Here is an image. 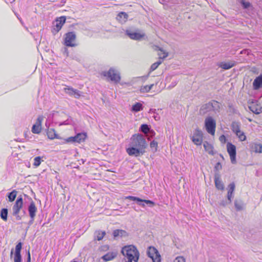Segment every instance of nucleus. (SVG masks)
I'll use <instances>...</instances> for the list:
<instances>
[{"label":"nucleus","instance_id":"1","mask_svg":"<svg viewBox=\"0 0 262 262\" xmlns=\"http://www.w3.org/2000/svg\"><path fill=\"white\" fill-rule=\"evenodd\" d=\"M121 253L127 258V260L138 262L140 254L135 246L131 245L124 246L122 249Z\"/></svg>","mask_w":262,"mask_h":262},{"label":"nucleus","instance_id":"2","mask_svg":"<svg viewBox=\"0 0 262 262\" xmlns=\"http://www.w3.org/2000/svg\"><path fill=\"white\" fill-rule=\"evenodd\" d=\"M129 145L145 151L147 144L145 137L141 134H138L133 136Z\"/></svg>","mask_w":262,"mask_h":262},{"label":"nucleus","instance_id":"3","mask_svg":"<svg viewBox=\"0 0 262 262\" xmlns=\"http://www.w3.org/2000/svg\"><path fill=\"white\" fill-rule=\"evenodd\" d=\"M219 108L220 106L218 102L212 101L203 105L200 110V114L202 115H204L211 111L215 112H218Z\"/></svg>","mask_w":262,"mask_h":262},{"label":"nucleus","instance_id":"4","mask_svg":"<svg viewBox=\"0 0 262 262\" xmlns=\"http://www.w3.org/2000/svg\"><path fill=\"white\" fill-rule=\"evenodd\" d=\"M102 75L115 83H118L121 79L119 71L114 68H111L107 72H102Z\"/></svg>","mask_w":262,"mask_h":262},{"label":"nucleus","instance_id":"5","mask_svg":"<svg viewBox=\"0 0 262 262\" xmlns=\"http://www.w3.org/2000/svg\"><path fill=\"white\" fill-rule=\"evenodd\" d=\"M205 126L208 133L214 135L215 131L216 122L212 117H208L205 120Z\"/></svg>","mask_w":262,"mask_h":262},{"label":"nucleus","instance_id":"6","mask_svg":"<svg viewBox=\"0 0 262 262\" xmlns=\"http://www.w3.org/2000/svg\"><path fill=\"white\" fill-rule=\"evenodd\" d=\"M23 205V200L21 196L17 198L15 204L12 207V214L16 217L17 220H21L19 213Z\"/></svg>","mask_w":262,"mask_h":262},{"label":"nucleus","instance_id":"7","mask_svg":"<svg viewBox=\"0 0 262 262\" xmlns=\"http://www.w3.org/2000/svg\"><path fill=\"white\" fill-rule=\"evenodd\" d=\"M76 35L74 32H69L65 34L64 45L68 47H74L76 46L74 43Z\"/></svg>","mask_w":262,"mask_h":262},{"label":"nucleus","instance_id":"8","mask_svg":"<svg viewBox=\"0 0 262 262\" xmlns=\"http://www.w3.org/2000/svg\"><path fill=\"white\" fill-rule=\"evenodd\" d=\"M125 34L131 39L136 40H141L145 36L144 33L141 34L131 28L125 30Z\"/></svg>","mask_w":262,"mask_h":262},{"label":"nucleus","instance_id":"9","mask_svg":"<svg viewBox=\"0 0 262 262\" xmlns=\"http://www.w3.org/2000/svg\"><path fill=\"white\" fill-rule=\"evenodd\" d=\"M190 137L194 144L196 145H201L203 141V133L201 130L198 128L195 129L193 135Z\"/></svg>","mask_w":262,"mask_h":262},{"label":"nucleus","instance_id":"10","mask_svg":"<svg viewBox=\"0 0 262 262\" xmlns=\"http://www.w3.org/2000/svg\"><path fill=\"white\" fill-rule=\"evenodd\" d=\"M227 150L231 160V162L234 164L236 163V147L230 142L227 144Z\"/></svg>","mask_w":262,"mask_h":262},{"label":"nucleus","instance_id":"11","mask_svg":"<svg viewBox=\"0 0 262 262\" xmlns=\"http://www.w3.org/2000/svg\"><path fill=\"white\" fill-rule=\"evenodd\" d=\"M159 50L162 52V55L161 54H159L160 56L159 60L151 64L150 68V72H152L155 70L158 67V66L162 63V60L168 56V53L164 51L161 48H159Z\"/></svg>","mask_w":262,"mask_h":262},{"label":"nucleus","instance_id":"12","mask_svg":"<svg viewBox=\"0 0 262 262\" xmlns=\"http://www.w3.org/2000/svg\"><path fill=\"white\" fill-rule=\"evenodd\" d=\"M126 152L128 155L130 156H135L136 157L142 156L145 152V151H143L141 149L134 147L133 146H130V147L127 148Z\"/></svg>","mask_w":262,"mask_h":262},{"label":"nucleus","instance_id":"13","mask_svg":"<svg viewBox=\"0 0 262 262\" xmlns=\"http://www.w3.org/2000/svg\"><path fill=\"white\" fill-rule=\"evenodd\" d=\"M21 248L22 244L19 242L15 246L14 262H22V258L20 254Z\"/></svg>","mask_w":262,"mask_h":262},{"label":"nucleus","instance_id":"14","mask_svg":"<svg viewBox=\"0 0 262 262\" xmlns=\"http://www.w3.org/2000/svg\"><path fill=\"white\" fill-rule=\"evenodd\" d=\"M64 92L66 94L70 96H73L76 98H79L81 96V92L72 88L68 87L64 89Z\"/></svg>","mask_w":262,"mask_h":262},{"label":"nucleus","instance_id":"15","mask_svg":"<svg viewBox=\"0 0 262 262\" xmlns=\"http://www.w3.org/2000/svg\"><path fill=\"white\" fill-rule=\"evenodd\" d=\"M66 20V17L64 16L58 17L56 19L55 28H54L55 32H57L61 29L62 26L64 24Z\"/></svg>","mask_w":262,"mask_h":262},{"label":"nucleus","instance_id":"16","mask_svg":"<svg viewBox=\"0 0 262 262\" xmlns=\"http://www.w3.org/2000/svg\"><path fill=\"white\" fill-rule=\"evenodd\" d=\"M250 150L255 153H261L262 152V144L257 143H251L249 144Z\"/></svg>","mask_w":262,"mask_h":262},{"label":"nucleus","instance_id":"17","mask_svg":"<svg viewBox=\"0 0 262 262\" xmlns=\"http://www.w3.org/2000/svg\"><path fill=\"white\" fill-rule=\"evenodd\" d=\"M28 212L30 218H35L37 212V208L33 201H31L28 207Z\"/></svg>","mask_w":262,"mask_h":262},{"label":"nucleus","instance_id":"18","mask_svg":"<svg viewBox=\"0 0 262 262\" xmlns=\"http://www.w3.org/2000/svg\"><path fill=\"white\" fill-rule=\"evenodd\" d=\"M214 183L216 188L219 190H223L224 189V185L222 182L220 175L218 173H215L214 176Z\"/></svg>","mask_w":262,"mask_h":262},{"label":"nucleus","instance_id":"19","mask_svg":"<svg viewBox=\"0 0 262 262\" xmlns=\"http://www.w3.org/2000/svg\"><path fill=\"white\" fill-rule=\"evenodd\" d=\"M253 86L254 90H258L262 86V75L257 77L253 82Z\"/></svg>","mask_w":262,"mask_h":262},{"label":"nucleus","instance_id":"20","mask_svg":"<svg viewBox=\"0 0 262 262\" xmlns=\"http://www.w3.org/2000/svg\"><path fill=\"white\" fill-rule=\"evenodd\" d=\"M128 14L124 12H120L116 17V19L122 24L126 22Z\"/></svg>","mask_w":262,"mask_h":262},{"label":"nucleus","instance_id":"21","mask_svg":"<svg viewBox=\"0 0 262 262\" xmlns=\"http://www.w3.org/2000/svg\"><path fill=\"white\" fill-rule=\"evenodd\" d=\"M234 65L235 64L233 62H222L219 63V66L223 69L228 70L234 67Z\"/></svg>","mask_w":262,"mask_h":262},{"label":"nucleus","instance_id":"22","mask_svg":"<svg viewBox=\"0 0 262 262\" xmlns=\"http://www.w3.org/2000/svg\"><path fill=\"white\" fill-rule=\"evenodd\" d=\"M117 256L116 252H108L102 257L105 261H107L113 259Z\"/></svg>","mask_w":262,"mask_h":262},{"label":"nucleus","instance_id":"23","mask_svg":"<svg viewBox=\"0 0 262 262\" xmlns=\"http://www.w3.org/2000/svg\"><path fill=\"white\" fill-rule=\"evenodd\" d=\"M231 129L235 134L239 133L241 131V124L238 122H233L231 125Z\"/></svg>","mask_w":262,"mask_h":262},{"label":"nucleus","instance_id":"24","mask_svg":"<svg viewBox=\"0 0 262 262\" xmlns=\"http://www.w3.org/2000/svg\"><path fill=\"white\" fill-rule=\"evenodd\" d=\"M125 199H127V200H132V201H137V203L139 205H140L142 207L145 206V204L144 203H142V199H141L139 198L129 195V196H125Z\"/></svg>","mask_w":262,"mask_h":262},{"label":"nucleus","instance_id":"25","mask_svg":"<svg viewBox=\"0 0 262 262\" xmlns=\"http://www.w3.org/2000/svg\"><path fill=\"white\" fill-rule=\"evenodd\" d=\"M204 147L206 151L208 152L209 154L213 155L214 152L213 150V146L211 144H210L208 142H205L203 144Z\"/></svg>","mask_w":262,"mask_h":262},{"label":"nucleus","instance_id":"26","mask_svg":"<svg viewBox=\"0 0 262 262\" xmlns=\"http://www.w3.org/2000/svg\"><path fill=\"white\" fill-rule=\"evenodd\" d=\"M87 137L85 133H78L76 135V139L77 140V143H80L84 141Z\"/></svg>","mask_w":262,"mask_h":262},{"label":"nucleus","instance_id":"27","mask_svg":"<svg viewBox=\"0 0 262 262\" xmlns=\"http://www.w3.org/2000/svg\"><path fill=\"white\" fill-rule=\"evenodd\" d=\"M143 106L142 104L140 102H136L135 104H134L131 108V111L134 112H138L140 111L143 110Z\"/></svg>","mask_w":262,"mask_h":262},{"label":"nucleus","instance_id":"28","mask_svg":"<svg viewBox=\"0 0 262 262\" xmlns=\"http://www.w3.org/2000/svg\"><path fill=\"white\" fill-rule=\"evenodd\" d=\"M159 253L157 250L154 247H150L147 251V255L151 258H153L157 254H158Z\"/></svg>","mask_w":262,"mask_h":262},{"label":"nucleus","instance_id":"29","mask_svg":"<svg viewBox=\"0 0 262 262\" xmlns=\"http://www.w3.org/2000/svg\"><path fill=\"white\" fill-rule=\"evenodd\" d=\"M47 134L48 138L51 139L56 138L57 137L55 130L53 128H48Z\"/></svg>","mask_w":262,"mask_h":262},{"label":"nucleus","instance_id":"30","mask_svg":"<svg viewBox=\"0 0 262 262\" xmlns=\"http://www.w3.org/2000/svg\"><path fill=\"white\" fill-rule=\"evenodd\" d=\"M105 234V231H96L94 234V239L97 241H100L103 238Z\"/></svg>","mask_w":262,"mask_h":262},{"label":"nucleus","instance_id":"31","mask_svg":"<svg viewBox=\"0 0 262 262\" xmlns=\"http://www.w3.org/2000/svg\"><path fill=\"white\" fill-rule=\"evenodd\" d=\"M17 191L16 190H13L11 192L8 194L9 201L12 202L14 201L16 197Z\"/></svg>","mask_w":262,"mask_h":262},{"label":"nucleus","instance_id":"32","mask_svg":"<svg viewBox=\"0 0 262 262\" xmlns=\"http://www.w3.org/2000/svg\"><path fill=\"white\" fill-rule=\"evenodd\" d=\"M154 84H151L150 85H146L142 86L140 88V91L141 93H147L150 91V90L152 89Z\"/></svg>","mask_w":262,"mask_h":262},{"label":"nucleus","instance_id":"33","mask_svg":"<svg viewBox=\"0 0 262 262\" xmlns=\"http://www.w3.org/2000/svg\"><path fill=\"white\" fill-rule=\"evenodd\" d=\"M149 125L146 124H142L140 128V130L145 134H147L150 130Z\"/></svg>","mask_w":262,"mask_h":262},{"label":"nucleus","instance_id":"34","mask_svg":"<svg viewBox=\"0 0 262 262\" xmlns=\"http://www.w3.org/2000/svg\"><path fill=\"white\" fill-rule=\"evenodd\" d=\"M8 209L7 208H3L1 211V217L5 221L7 220Z\"/></svg>","mask_w":262,"mask_h":262},{"label":"nucleus","instance_id":"35","mask_svg":"<svg viewBox=\"0 0 262 262\" xmlns=\"http://www.w3.org/2000/svg\"><path fill=\"white\" fill-rule=\"evenodd\" d=\"M124 232V231L122 230L117 229L113 231V234L114 237H117L119 236H122Z\"/></svg>","mask_w":262,"mask_h":262},{"label":"nucleus","instance_id":"36","mask_svg":"<svg viewBox=\"0 0 262 262\" xmlns=\"http://www.w3.org/2000/svg\"><path fill=\"white\" fill-rule=\"evenodd\" d=\"M41 130V127L33 125L32 128V132L34 134H39L40 133Z\"/></svg>","mask_w":262,"mask_h":262},{"label":"nucleus","instance_id":"37","mask_svg":"<svg viewBox=\"0 0 262 262\" xmlns=\"http://www.w3.org/2000/svg\"><path fill=\"white\" fill-rule=\"evenodd\" d=\"M235 134L238 137V138L240 141H244L246 140V136L243 132L241 130L239 132V133Z\"/></svg>","mask_w":262,"mask_h":262},{"label":"nucleus","instance_id":"38","mask_svg":"<svg viewBox=\"0 0 262 262\" xmlns=\"http://www.w3.org/2000/svg\"><path fill=\"white\" fill-rule=\"evenodd\" d=\"M41 163V158L40 157H36L34 159L33 165L35 167H38Z\"/></svg>","mask_w":262,"mask_h":262},{"label":"nucleus","instance_id":"39","mask_svg":"<svg viewBox=\"0 0 262 262\" xmlns=\"http://www.w3.org/2000/svg\"><path fill=\"white\" fill-rule=\"evenodd\" d=\"M43 116L41 115V116H39L36 120V121L35 122V124L34 125H37V126H41V124H42V122L43 120Z\"/></svg>","mask_w":262,"mask_h":262},{"label":"nucleus","instance_id":"40","mask_svg":"<svg viewBox=\"0 0 262 262\" xmlns=\"http://www.w3.org/2000/svg\"><path fill=\"white\" fill-rule=\"evenodd\" d=\"M241 4L244 9H248L251 6V4L249 2H246L244 0H242Z\"/></svg>","mask_w":262,"mask_h":262},{"label":"nucleus","instance_id":"41","mask_svg":"<svg viewBox=\"0 0 262 262\" xmlns=\"http://www.w3.org/2000/svg\"><path fill=\"white\" fill-rule=\"evenodd\" d=\"M235 184L234 183H231L228 185V192L233 193L235 189Z\"/></svg>","mask_w":262,"mask_h":262},{"label":"nucleus","instance_id":"42","mask_svg":"<svg viewBox=\"0 0 262 262\" xmlns=\"http://www.w3.org/2000/svg\"><path fill=\"white\" fill-rule=\"evenodd\" d=\"M144 203L149 207H152L155 205V203L150 200H142V203Z\"/></svg>","mask_w":262,"mask_h":262},{"label":"nucleus","instance_id":"43","mask_svg":"<svg viewBox=\"0 0 262 262\" xmlns=\"http://www.w3.org/2000/svg\"><path fill=\"white\" fill-rule=\"evenodd\" d=\"M72 122H73V121H72V119L70 118V119H67V120H66L63 122H60L59 125L60 126L63 125H69V124H71L72 123Z\"/></svg>","mask_w":262,"mask_h":262},{"label":"nucleus","instance_id":"44","mask_svg":"<svg viewBox=\"0 0 262 262\" xmlns=\"http://www.w3.org/2000/svg\"><path fill=\"white\" fill-rule=\"evenodd\" d=\"M150 146L151 148H155V151L157 150V148L158 146V143L155 140H153L150 142Z\"/></svg>","mask_w":262,"mask_h":262},{"label":"nucleus","instance_id":"45","mask_svg":"<svg viewBox=\"0 0 262 262\" xmlns=\"http://www.w3.org/2000/svg\"><path fill=\"white\" fill-rule=\"evenodd\" d=\"M234 205H235V207L236 209L237 210H241L242 209L243 207H242V204H241V203L238 202L237 201H235Z\"/></svg>","mask_w":262,"mask_h":262},{"label":"nucleus","instance_id":"46","mask_svg":"<svg viewBox=\"0 0 262 262\" xmlns=\"http://www.w3.org/2000/svg\"><path fill=\"white\" fill-rule=\"evenodd\" d=\"M51 115H49V116H48V118L47 119V120L46 121V123H45V126L47 128H49V126L50 125V123H51Z\"/></svg>","mask_w":262,"mask_h":262},{"label":"nucleus","instance_id":"47","mask_svg":"<svg viewBox=\"0 0 262 262\" xmlns=\"http://www.w3.org/2000/svg\"><path fill=\"white\" fill-rule=\"evenodd\" d=\"M151 259H152L153 262H161V258H160V255H159V254H157L156 256H155Z\"/></svg>","mask_w":262,"mask_h":262},{"label":"nucleus","instance_id":"48","mask_svg":"<svg viewBox=\"0 0 262 262\" xmlns=\"http://www.w3.org/2000/svg\"><path fill=\"white\" fill-rule=\"evenodd\" d=\"M173 262H185V259L182 256H178L174 259Z\"/></svg>","mask_w":262,"mask_h":262},{"label":"nucleus","instance_id":"49","mask_svg":"<svg viewBox=\"0 0 262 262\" xmlns=\"http://www.w3.org/2000/svg\"><path fill=\"white\" fill-rule=\"evenodd\" d=\"M67 142H77V140L76 139V136H75L74 137H70L68 138L67 139Z\"/></svg>","mask_w":262,"mask_h":262},{"label":"nucleus","instance_id":"50","mask_svg":"<svg viewBox=\"0 0 262 262\" xmlns=\"http://www.w3.org/2000/svg\"><path fill=\"white\" fill-rule=\"evenodd\" d=\"M178 83V80L177 79H173L172 81L171 82V83L170 85L168 86V88H172L174 87Z\"/></svg>","mask_w":262,"mask_h":262},{"label":"nucleus","instance_id":"51","mask_svg":"<svg viewBox=\"0 0 262 262\" xmlns=\"http://www.w3.org/2000/svg\"><path fill=\"white\" fill-rule=\"evenodd\" d=\"M249 108L253 113L256 114H259V112L258 111V110L257 108H255L253 106H249Z\"/></svg>","mask_w":262,"mask_h":262},{"label":"nucleus","instance_id":"52","mask_svg":"<svg viewBox=\"0 0 262 262\" xmlns=\"http://www.w3.org/2000/svg\"><path fill=\"white\" fill-rule=\"evenodd\" d=\"M219 140L222 143H225L226 142V138L224 135H221L219 138Z\"/></svg>","mask_w":262,"mask_h":262},{"label":"nucleus","instance_id":"53","mask_svg":"<svg viewBox=\"0 0 262 262\" xmlns=\"http://www.w3.org/2000/svg\"><path fill=\"white\" fill-rule=\"evenodd\" d=\"M233 194L230 193L229 192L227 193V199L228 201V203H230L231 202V199L233 197Z\"/></svg>","mask_w":262,"mask_h":262},{"label":"nucleus","instance_id":"54","mask_svg":"<svg viewBox=\"0 0 262 262\" xmlns=\"http://www.w3.org/2000/svg\"><path fill=\"white\" fill-rule=\"evenodd\" d=\"M148 134H149V136L151 138H152V137H154L155 135V132L153 130L150 129Z\"/></svg>","mask_w":262,"mask_h":262},{"label":"nucleus","instance_id":"55","mask_svg":"<svg viewBox=\"0 0 262 262\" xmlns=\"http://www.w3.org/2000/svg\"><path fill=\"white\" fill-rule=\"evenodd\" d=\"M215 168L216 169H219L222 168V165L220 162L216 163V164L215 166Z\"/></svg>","mask_w":262,"mask_h":262},{"label":"nucleus","instance_id":"56","mask_svg":"<svg viewBox=\"0 0 262 262\" xmlns=\"http://www.w3.org/2000/svg\"><path fill=\"white\" fill-rule=\"evenodd\" d=\"M27 254H28V257H27V262H30L31 261V256H30V253L29 251H28Z\"/></svg>","mask_w":262,"mask_h":262},{"label":"nucleus","instance_id":"57","mask_svg":"<svg viewBox=\"0 0 262 262\" xmlns=\"http://www.w3.org/2000/svg\"><path fill=\"white\" fill-rule=\"evenodd\" d=\"M159 3L163 4V5H165L166 4V3L167 2V0H159Z\"/></svg>","mask_w":262,"mask_h":262},{"label":"nucleus","instance_id":"58","mask_svg":"<svg viewBox=\"0 0 262 262\" xmlns=\"http://www.w3.org/2000/svg\"><path fill=\"white\" fill-rule=\"evenodd\" d=\"M227 204H229V203H228V202H227V203H225L224 201H222V202H221L220 205H222V206H226Z\"/></svg>","mask_w":262,"mask_h":262},{"label":"nucleus","instance_id":"59","mask_svg":"<svg viewBox=\"0 0 262 262\" xmlns=\"http://www.w3.org/2000/svg\"><path fill=\"white\" fill-rule=\"evenodd\" d=\"M16 16H17V18L19 19V20L20 21V22L21 23V24H23V22L22 21V19L21 18L19 17V16H18V15H17L16 14H15Z\"/></svg>","mask_w":262,"mask_h":262},{"label":"nucleus","instance_id":"60","mask_svg":"<svg viewBox=\"0 0 262 262\" xmlns=\"http://www.w3.org/2000/svg\"><path fill=\"white\" fill-rule=\"evenodd\" d=\"M16 16H17V18L19 19V20L20 21V22L21 23V24H23V22L22 21V19L21 18L19 17V16H18V15H17L16 14H15Z\"/></svg>","mask_w":262,"mask_h":262},{"label":"nucleus","instance_id":"61","mask_svg":"<svg viewBox=\"0 0 262 262\" xmlns=\"http://www.w3.org/2000/svg\"><path fill=\"white\" fill-rule=\"evenodd\" d=\"M16 16H17V18L19 19V20L20 21V22L21 23V24H23V22L22 21V19L21 18L19 17V16H18V15H17L16 14H15Z\"/></svg>","mask_w":262,"mask_h":262},{"label":"nucleus","instance_id":"62","mask_svg":"<svg viewBox=\"0 0 262 262\" xmlns=\"http://www.w3.org/2000/svg\"><path fill=\"white\" fill-rule=\"evenodd\" d=\"M31 220L30 221H29V223L30 225H31L33 224V222H34V218H30Z\"/></svg>","mask_w":262,"mask_h":262},{"label":"nucleus","instance_id":"63","mask_svg":"<svg viewBox=\"0 0 262 262\" xmlns=\"http://www.w3.org/2000/svg\"><path fill=\"white\" fill-rule=\"evenodd\" d=\"M154 118H155V120H159V118H160V117H158V116H154Z\"/></svg>","mask_w":262,"mask_h":262},{"label":"nucleus","instance_id":"64","mask_svg":"<svg viewBox=\"0 0 262 262\" xmlns=\"http://www.w3.org/2000/svg\"><path fill=\"white\" fill-rule=\"evenodd\" d=\"M246 52H248L247 50H243L242 51H241V53L243 54V53H246Z\"/></svg>","mask_w":262,"mask_h":262}]
</instances>
